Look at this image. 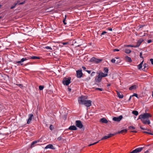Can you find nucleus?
<instances>
[{
	"label": "nucleus",
	"instance_id": "nucleus-52",
	"mask_svg": "<svg viewBox=\"0 0 153 153\" xmlns=\"http://www.w3.org/2000/svg\"><path fill=\"white\" fill-rule=\"evenodd\" d=\"M68 44V42H63L62 43V44L63 45H66Z\"/></svg>",
	"mask_w": 153,
	"mask_h": 153
},
{
	"label": "nucleus",
	"instance_id": "nucleus-33",
	"mask_svg": "<svg viewBox=\"0 0 153 153\" xmlns=\"http://www.w3.org/2000/svg\"><path fill=\"white\" fill-rule=\"evenodd\" d=\"M17 4V3H14V5L13 6H11L10 7V9H13V8H14L15 7V6Z\"/></svg>",
	"mask_w": 153,
	"mask_h": 153
},
{
	"label": "nucleus",
	"instance_id": "nucleus-51",
	"mask_svg": "<svg viewBox=\"0 0 153 153\" xmlns=\"http://www.w3.org/2000/svg\"><path fill=\"white\" fill-rule=\"evenodd\" d=\"M62 139V137H59L57 138V140L59 141L61 140Z\"/></svg>",
	"mask_w": 153,
	"mask_h": 153
},
{
	"label": "nucleus",
	"instance_id": "nucleus-36",
	"mask_svg": "<svg viewBox=\"0 0 153 153\" xmlns=\"http://www.w3.org/2000/svg\"><path fill=\"white\" fill-rule=\"evenodd\" d=\"M27 59L26 58H23L21 59V61L22 62H24V61L27 60Z\"/></svg>",
	"mask_w": 153,
	"mask_h": 153
},
{
	"label": "nucleus",
	"instance_id": "nucleus-18",
	"mask_svg": "<svg viewBox=\"0 0 153 153\" xmlns=\"http://www.w3.org/2000/svg\"><path fill=\"white\" fill-rule=\"evenodd\" d=\"M125 60L128 62H131L132 61L131 58L128 56H126L125 57Z\"/></svg>",
	"mask_w": 153,
	"mask_h": 153
},
{
	"label": "nucleus",
	"instance_id": "nucleus-59",
	"mask_svg": "<svg viewBox=\"0 0 153 153\" xmlns=\"http://www.w3.org/2000/svg\"><path fill=\"white\" fill-rule=\"evenodd\" d=\"M95 72H94V71H93V72L91 73V76H93V74H95Z\"/></svg>",
	"mask_w": 153,
	"mask_h": 153
},
{
	"label": "nucleus",
	"instance_id": "nucleus-6",
	"mask_svg": "<svg viewBox=\"0 0 153 153\" xmlns=\"http://www.w3.org/2000/svg\"><path fill=\"white\" fill-rule=\"evenodd\" d=\"M76 126L80 128H83L84 127L83 125L82 122L79 120H77L76 121Z\"/></svg>",
	"mask_w": 153,
	"mask_h": 153
},
{
	"label": "nucleus",
	"instance_id": "nucleus-4",
	"mask_svg": "<svg viewBox=\"0 0 153 153\" xmlns=\"http://www.w3.org/2000/svg\"><path fill=\"white\" fill-rule=\"evenodd\" d=\"M71 78L70 77L68 78L64 77L62 81L63 84L65 85H68L71 83Z\"/></svg>",
	"mask_w": 153,
	"mask_h": 153
},
{
	"label": "nucleus",
	"instance_id": "nucleus-29",
	"mask_svg": "<svg viewBox=\"0 0 153 153\" xmlns=\"http://www.w3.org/2000/svg\"><path fill=\"white\" fill-rule=\"evenodd\" d=\"M66 17H67L66 15H65V18L63 19V22L64 25H66L67 24L66 22H65L66 19Z\"/></svg>",
	"mask_w": 153,
	"mask_h": 153
},
{
	"label": "nucleus",
	"instance_id": "nucleus-12",
	"mask_svg": "<svg viewBox=\"0 0 153 153\" xmlns=\"http://www.w3.org/2000/svg\"><path fill=\"white\" fill-rule=\"evenodd\" d=\"M77 128L76 126L73 125L70 126L68 129H67L65 130V131H66L69 130H77Z\"/></svg>",
	"mask_w": 153,
	"mask_h": 153
},
{
	"label": "nucleus",
	"instance_id": "nucleus-55",
	"mask_svg": "<svg viewBox=\"0 0 153 153\" xmlns=\"http://www.w3.org/2000/svg\"><path fill=\"white\" fill-rule=\"evenodd\" d=\"M131 132H133V133H136L137 132V131H130Z\"/></svg>",
	"mask_w": 153,
	"mask_h": 153
},
{
	"label": "nucleus",
	"instance_id": "nucleus-19",
	"mask_svg": "<svg viewBox=\"0 0 153 153\" xmlns=\"http://www.w3.org/2000/svg\"><path fill=\"white\" fill-rule=\"evenodd\" d=\"M137 87V86L136 85H132L130 87L129 90L131 91H132L133 89H135Z\"/></svg>",
	"mask_w": 153,
	"mask_h": 153
},
{
	"label": "nucleus",
	"instance_id": "nucleus-25",
	"mask_svg": "<svg viewBox=\"0 0 153 153\" xmlns=\"http://www.w3.org/2000/svg\"><path fill=\"white\" fill-rule=\"evenodd\" d=\"M117 133H114V134H108V136L109 138L117 134Z\"/></svg>",
	"mask_w": 153,
	"mask_h": 153
},
{
	"label": "nucleus",
	"instance_id": "nucleus-31",
	"mask_svg": "<svg viewBox=\"0 0 153 153\" xmlns=\"http://www.w3.org/2000/svg\"><path fill=\"white\" fill-rule=\"evenodd\" d=\"M132 96L137 97L138 99L140 97H141L140 96H139V97H138V94L136 93H134Z\"/></svg>",
	"mask_w": 153,
	"mask_h": 153
},
{
	"label": "nucleus",
	"instance_id": "nucleus-49",
	"mask_svg": "<svg viewBox=\"0 0 153 153\" xmlns=\"http://www.w3.org/2000/svg\"><path fill=\"white\" fill-rule=\"evenodd\" d=\"M152 41L151 39H149L147 41V42L148 43H149L152 42Z\"/></svg>",
	"mask_w": 153,
	"mask_h": 153
},
{
	"label": "nucleus",
	"instance_id": "nucleus-44",
	"mask_svg": "<svg viewBox=\"0 0 153 153\" xmlns=\"http://www.w3.org/2000/svg\"><path fill=\"white\" fill-rule=\"evenodd\" d=\"M25 2V0L23 2H21V3H20L19 4V5H22V4H24Z\"/></svg>",
	"mask_w": 153,
	"mask_h": 153
},
{
	"label": "nucleus",
	"instance_id": "nucleus-14",
	"mask_svg": "<svg viewBox=\"0 0 153 153\" xmlns=\"http://www.w3.org/2000/svg\"><path fill=\"white\" fill-rule=\"evenodd\" d=\"M100 122L102 123H107L108 120L105 118H103L100 119Z\"/></svg>",
	"mask_w": 153,
	"mask_h": 153
},
{
	"label": "nucleus",
	"instance_id": "nucleus-27",
	"mask_svg": "<svg viewBox=\"0 0 153 153\" xmlns=\"http://www.w3.org/2000/svg\"><path fill=\"white\" fill-rule=\"evenodd\" d=\"M104 71L105 73H106L107 74L108 73V68H104Z\"/></svg>",
	"mask_w": 153,
	"mask_h": 153
},
{
	"label": "nucleus",
	"instance_id": "nucleus-61",
	"mask_svg": "<svg viewBox=\"0 0 153 153\" xmlns=\"http://www.w3.org/2000/svg\"><path fill=\"white\" fill-rule=\"evenodd\" d=\"M32 67V66L31 65H30V66H28L27 67V68H28L30 69V68H31Z\"/></svg>",
	"mask_w": 153,
	"mask_h": 153
},
{
	"label": "nucleus",
	"instance_id": "nucleus-30",
	"mask_svg": "<svg viewBox=\"0 0 153 153\" xmlns=\"http://www.w3.org/2000/svg\"><path fill=\"white\" fill-rule=\"evenodd\" d=\"M44 86L43 85H39V89L40 90H42L44 88Z\"/></svg>",
	"mask_w": 153,
	"mask_h": 153
},
{
	"label": "nucleus",
	"instance_id": "nucleus-45",
	"mask_svg": "<svg viewBox=\"0 0 153 153\" xmlns=\"http://www.w3.org/2000/svg\"><path fill=\"white\" fill-rule=\"evenodd\" d=\"M107 32L105 31H103L102 33H101V36H102V35H103L105 33H106Z\"/></svg>",
	"mask_w": 153,
	"mask_h": 153
},
{
	"label": "nucleus",
	"instance_id": "nucleus-10",
	"mask_svg": "<svg viewBox=\"0 0 153 153\" xmlns=\"http://www.w3.org/2000/svg\"><path fill=\"white\" fill-rule=\"evenodd\" d=\"M39 141L40 140H35L34 141H33L31 144L30 148H32L36 146L39 145L40 144L39 143H37L39 142Z\"/></svg>",
	"mask_w": 153,
	"mask_h": 153
},
{
	"label": "nucleus",
	"instance_id": "nucleus-42",
	"mask_svg": "<svg viewBox=\"0 0 153 153\" xmlns=\"http://www.w3.org/2000/svg\"><path fill=\"white\" fill-rule=\"evenodd\" d=\"M121 60L120 59H119L118 60L116 61V64L120 63L121 62Z\"/></svg>",
	"mask_w": 153,
	"mask_h": 153
},
{
	"label": "nucleus",
	"instance_id": "nucleus-20",
	"mask_svg": "<svg viewBox=\"0 0 153 153\" xmlns=\"http://www.w3.org/2000/svg\"><path fill=\"white\" fill-rule=\"evenodd\" d=\"M144 62V60H143V61L139 65H137L138 68L139 70L142 69V65L143 64V62Z\"/></svg>",
	"mask_w": 153,
	"mask_h": 153
},
{
	"label": "nucleus",
	"instance_id": "nucleus-48",
	"mask_svg": "<svg viewBox=\"0 0 153 153\" xmlns=\"http://www.w3.org/2000/svg\"><path fill=\"white\" fill-rule=\"evenodd\" d=\"M145 26V25H139L138 26V27H139V29L140 28H141L142 27H143L144 26Z\"/></svg>",
	"mask_w": 153,
	"mask_h": 153
},
{
	"label": "nucleus",
	"instance_id": "nucleus-11",
	"mask_svg": "<svg viewBox=\"0 0 153 153\" xmlns=\"http://www.w3.org/2000/svg\"><path fill=\"white\" fill-rule=\"evenodd\" d=\"M143 41V39H139L137 42V45H134V48H136L139 47Z\"/></svg>",
	"mask_w": 153,
	"mask_h": 153
},
{
	"label": "nucleus",
	"instance_id": "nucleus-28",
	"mask_svg": "<svg viewBox=\"0 0 153 153\" xmlns=\"http://www.w3.org/2000/svg\"><path fill=\"white\" fill-rule=\"evenodd\" d=\"M109 138L108 136H105L103 137L101 139L102 140H106Z\"/></svg>",
	"mask_w": 153,
	"mask_h": 153
},
{
	"label": "nucleus",
	"instance_id": "nucleus-26",
	"mask_svg": "<svg viewBox=\"0 0 153 153\" xmlns=\"http://www.w3.org/2000/svg\"><path fill=\"white\" fill-rule=\"evenodd\" d=\"M124 46L125 47H134V46L133 45H124Z\"/></svg>",
	"mask_w": 153,
	"mask_h": 153
},
{
	"label": "nucleus",
	"instance_id": "nucleus-60",
	"mask_svg": "<svg viewBox=\"0 0 153 153\" xmlns=\"http://www.w3.org/2000/svg\"><path fill=\"white\" fill-rule=\"evenodd\" d=\"M86 96L85 97H83V100H85V99H87V97H88L87 96Z\"/></svg>",
	"mask_w": 153,
	"mask_h": 153
},
{
	"label": "nucleus",
	"instance_id": "nucleus-47",
	"mask_svg": "<svg viewBox=\"0 0 153 153\" xmlns=\"http://www.w3.org/2000/svg\"><path fill=\"white\" fill-rule=\"evenodd\" d=\"M143 133H145V134H150V132H147V131H143Z\"/></svg>",
	"mask_w": 153,
	"mask_h": 153
},
{
	"label": "nucleus",
	"instance_id": "nucleus-54",
	"mask_svg": "<svg viewBox=\"0 0 153 153\" xmlns=\"http://www.w3.org/2000/svg\"><path fill=\"white\" fill-rule=\"evenodd\" d=\"M85 71L87 72L89 74H90L91 72V71L86 70H85Z\"/></svg>",
	"mask_w": 153,
	"mask_h": 153
},
{
	"label": "nucleus",
	"instance_id": "nucleus-40",
	"mask_svg": "<svg viewBox=\"0 0 153 153\" xmlns=\"http://www.w3.org/2000/svg\"><path fill=\"white\" fill-rule=\"evenodd\" d=\"M140 57L141 58L143 59V57L142 56V52H141L140 53Z\"/></svg>",
	"mask_w": 153,
	"mask_h": 153
},
{
	"label": "nucleus",
	"instance_id": "nucleus-38",
	"mask_svg": "<svg viewBox=\"0 0 153 153\" xmlns=\"http://www.w3.org/2000/svg\"><path fill=\"white\" fill-rule=\"evenodd\" d=\"M128 128H129V129H135V128L134 127V126H129L128 127Z\"/></svg>",
	"mask_w": 153,
	"mask_h": 153
},
{
	"label": "nucleus",
	"instance_id": "nucleus-23",
	"mask_svg": "<svg viewBox=\"0 0 153 153\" xmlns=\"http://www.w3.org/2000/svg\"><path fill=\"white\" fill-rule=\"evenodd\" d=\"M125 52L126 53L129 54L131 52V51L128 48H126L125 50Z\"/></svg>",
	"mask_w": 153,
	"mask_h": 153
},
{
	"label": "nucleus",
	"instance_id": "nucleus-21",
	"mask_svg": "<svg viewBox=\"0 0 153 153\" xmlns=\"http://www.w3.org/2000/svg\"><path fill=\"white\" fill-rule=\"evenodd\" d=\"M118 97L119 98H123V94H120L119 92L116 91Z\"/></svg>",
	"mask_w": 153,
	"mask_h": 153
},
{
	"label": "nucleus",
	"instance_id": "nucleus-2",
	"mask_svg": "<svg viewBox=\"0 0 153 153\" xmlns=\"http://www.w3.org/2000/svg\"><path fill=\"white\" fill-rule=\"evenodd\" d=\"M86 96L82 95L78 98V101L80 104L84 105L86 107H88L91 105V101L90 100H83V97H85Z\"/></svg>",
	"mask_w": 153,
	"mask_h": 153
},
{
	"label": "nucleus",
	"instance_id": "nucleus-8",
	"mask_svg": "<svg viewBox=\"0 0 153 153\" xmlns=\"http://www.w3.org/2000/svg\"><path fill=\"white\" fill-rule=\"evenodd\" d=\"M144 147L139 148H137L133 150L131 152H130L129 153H138L140 152L143 149Z\"/></svg>",
	"mask_w": 153,
	"mask_h": 153
},
{
	"label": "nucleus",
	"instance_id": "nucleus-64",
	"mask_svg": "<svg viewBox=\"0 0 153 153\" xmlns=\"http://www.w3.org/2000/svg\"><path fill=\"white\" fill-rule=\"evenodd\" d=\"M149 152V150H147L144 153H148Z\"/></svg>",
	"mask_w": 153,
	"mask_h": 153
},
{
	"label": "nucleus",
	"instance_id": "nucleus-56",
	"mask_svg": "<svg viewBox=\"0 0 153 153\" xmlns=\"http://www.w3.org/2000/svg\"><path fill=\"white\" fill-rule=\"evenodd\" d=\"M108 30H109L110 31H112V29L111 28V27H109L108 28Z\"/></svg>",
	"mask_w": 153,
	"mask_h": 153
},
{
	"label": "nucleus",
	"instance_id": "nucleus-43",
	"mask_svg": "<svg viewBox=\"0 0 153 153\" xmlns=\"http://www.w3.org/2000/svg\"><path fill=\"white\" fill-rule=\"evenodd\" d=\"M45 48L46 49H50L51 50H52V49L51 48V47H49V46L46 47H45Z\"/></svg>",
	"mask_w": 153,
	"mask_h": 153
},
{
	"label": "nucleus",
	"instance_id": "nucleus-17",
	"mask_svg": "<svg viewBox=\"0 0 153 153\" xmlns=\"http://www.w3.org/2000/svg\"><path fill=\"white\" fill-rule=\"evenodd\" d=\"M48 148L51 149H55V148L53 146L52 144H49L45 148V149H46Z\"/></svg>",
	"mask_w": 153,
	"mask_h": 153
},
{
	"label": "nucleus",
	"instance_id": "nucleus-13",
	"mask_svg": "<svg viewBox=\"0 0 153 153\" xmlns=\"http://www.w3.org/2000/svg\"><path fill=\"white\" fill-rule=\"evenodd\" d=\"M29 117L27 120V123L29 124L31 120H32L33 118V114H31L29 115Z\"/></svg>",
	"mask_w": 153,
	"mask_h": 153
},
{
	"label": "nucleus",
	"instance_id": "nucleus-1",
	"mask_svg": "<svg viewBox=\"0 0 153 153\" xmlns=\"http://www.w3.org/2000/svg\"><path fill=\"white\" fill-rule=\"evenodd\" d=\"M152 117V115L150 114L145 113L139 115L137 120L140 119L144 124L149 125L150 123V121L149 118Z\"/></svg>",
	"mask_w": 153,
	"mask_h": 153
},
{
	"label": "nucleus",
	"instance_id": "nucleus-39",
	"mask_svg": "<svg viewBox=\"0 0 153 153\" xmlns=\"http://www.w3.org/2000/svg\"><path fill=\"white\" fill-rule=\"evenodd\" d=\"M33 64L32 63V62H28L26 64H25L24 65L25 66H27V65H32Z\"/></svg>",
	"mask_w": 153,
	"mask_h": 153
},
{
	"label": "nucleus",
	"instance_id": "nucleus-22",
	"mask_svg": "<svg viewBox=\"0 0 153 153\" xmlns=\"http://www.w3.org/2000/svg\"><path fill=\"white\" fill-rule=\"evenodd\" d=\"M30 59H40V57L39 56H31L30 58H29Z\"/></svg>",
	"mask_w": 153,
	"mask_h": 153
},
{
	"label": "nucleus",
	"instance_id": "nucleus-35",
	"mask_svg": "<svg viewBox=\"0 0 153 153\" xmlns=\"http://www.w3.org/2000/svg\"><path fill=\"white\" fill-rule=\"evenodd\" d=\"M95 90H98L100 91H102L103 90V89L102 88H96L95 89Z\"/></svg>",
	"mask_w": 153,
	"mask_h": 153
},
{
	"label": "nucleus",
	"instance_id": "nucleus-34",
	"mask_svg": "<svg viewBox=\"0 0 153 153\" xmlns=\"http://www.w3.org/2000/svg\"><path fill=\"white\" fill-rule=\"evenodd\" d=\"M50 129L51 130H52L54 128V127L52 125H51L50 127H49Z\"/></svg>",
	"mask_w": 153,
	"mask_h": 153
},
{
	"label": "nucleus",
	"instance_id": "nucleus-58",
	"mask_svg": "<svg viewBox=\"0 0 153 153\" xmlns=\"http://www.w3.org/2000/svg\"><path fill=\"white\" fill-rule=\"evenodd\" d=\"M133 96L131 95V96L130 97H129V99H128V101H130V100H131V98L132 97H133Z\"/></svg>",
	"mask_w": 153,
	"mask_h": 153
},
{
	"label": "nucleus",
	"instance_id": "nucleus-57",
	"mask_svg": "<svg viewBox=\"0 0 153 153\" xmlns=\"http://www.w3.org/2000/svg\"><path fill=\"white\" fill-rule=\"evenodd\" d=\"M82 68H83V70H86V68L85 67V66H82Z\"/></svg>",
	"mask_w": 153,
	"mask_h": 153
},
{
	"label": "nucleus",
	"instance_id": "nucleus-46",
	"mask_svg": "<svg viewBox=\"0 0 153 153\" xmlns=\"http://www.w3.org/2000/svg\"><path fill=\"white\" fill-rule=\"evenodd\" d=\"M120 51V50L117 49H115L113 50V51L114 52L115 51Z\"/></svg>",
	"mask_w": 153,
	"mask_h": 153
},
{
	"label": "nucleus",
	"instance_id": "nucleus-41",
	"mask_svg": "<svg viewBox=\"0 0 153 153\" xmlns=\"http://www.w3.org/2000/svg\"><path fill=\"white\" fill-rule=\"evenodd\" d=\"M111 62L112 63H115L116 62V60L114 59H112L111 60Z\"/></svg>",
	"mask_w": 153,
	"mask_h": 153
},
{
	"label": "nucleus",
	"instance_id": "nucleus-62",
	"mask_svg": "<svg viewBox=\"0 0 153 153\" xmlns=\"http://www.w3.org/2000/svg\"><path fill=\"white\" fill-rule=\"evenodd\" d=\"M68 89L69 91L70 92L71 91V88H68Z\"/></svg>",
	"mask_w": 153,
	"mask_h": 153
},
{
	"label": "nucleus",
	"instance_id": "nucleus-9",
	"mask_svg": "<svg viewBox=\"0 0 153 153\" xmlns=\"http://www.w3.org/2000/svg\"><path fill=\"white\" fill-rule=\"evenodd\" d=\"M123 118L122 115H120L118 117H114L113 118V120L115 121L119 122Z\"/></svg>",
	"mask_w": 153,
	"mask_h": 153
},
{
	"label": "nucleus",
	"instance_id": "nucleus-3",
	"mask_svg": "<svg viewBox=\"0 0 153 153\" xmlns=\"http://www.w3.org/2000/svg\"><path fill=\"white\" fill-rule=\"evenodd\" d=\"M108 76V74H104L103 73L101 72L99 73V74L98 76L95 78V83L93 85H99V84L97 83H100L101 82L102 79V77H105Z\"/></svg>",
	"mask_w": 153,
	"mask_h": 153
},
{
	"label": "nucleus",
	"instance_id": "nucleus-50",
	"mask_svg": "<svg viewBox=\"0 0 153 153\" xmlns=\"http://www.w3.org/2000/svg\"><path fill=\"white\" fill-rule=\"evenodd\" d=\"M150 61H151V64L153 65V59H150Z\"/></svg>",
	"mask_w": 153,
	"mask_h": 153
},
{
	"label": "nucleus",
	"instance_id": "nucleus-16",
	"mask_svg": "<svg viewBox=\"0 0 153 153\" xmlns=\"http://www.w3.org/2000/svg\"><path fill=\"white\" fill-rule=\"evenodd\" d=\"M127 131V129H124L122 130H121V131H118V132H116L117 134H123L124 133H126Z\"/></svg>",
	"mask_w": 153,
	"mask_h": 153
},
{
	"label": "nucleus",
	"instance_id": "nucleus-5",
	"mask_svg": "<svg viewBox=\"0 0 153 153\" xmlns=\"http://www.w3.org/2000/svg\"><path fill=\"white\" fill-rule=\"evenodd\" d=\"M102 61V59H98L95 57H93L91 59L90 61L91 62L96 63H98L101 62Z\"/></svg>",
	"mask_w": 153,
	"mask_h": 153
},
{
	"label": "nucleus",
	"instance_id": "nucleus-24",
	"mask_svg": "<svg viewBox=\"0 0 153 153\" xmlns=\"http://www.w3.org/2000/svg\"><path fill=\"white\" fill-rule=\"evenodd\" d=\"M132 113L135 116H137L138 114V111L136 110L133 111Z\"/></svg>",
	"mask_w": 153,
	"mask_h": 153
},
{
	"label": "nucleus",
	"instance_id": "nucleus-32",
	"mask_svg": "<svg viewBox=\"0 0 153 153\" xmlns=\"http://www.w3.org/2000/svg\"><path fill=\"white\" fill-rule=\"evenodd\" d=\"M100 141V140H99V141H98L97 142H96L94 143L90 144L88 145V146H91L92 145H95V144H96L97 143H98Z\"/></svg>",
	"mask_w": 153,
	"mask_h": 153
},
{
	"label": "nucleus",
	"instance_id": "nucleus-15",
	"mask_svg": "<svg viewBox=\"0 0 153 153\" xmlns=\"http://www.w3.org/2000/svg\"><path fill=\"white\" fill-rule=\"evenodd\" d=\"M143 66L144 68L142 69V70L145 72H147V70L148 69V68L147 67H148V65L146 63H145L143 64Z\"/></svg>",
	"mask_w": 153,
	"mask_h": 153
},
{
	"label": "nucleus",
	"instance_id": "nucleus-7",
	"mask_svg": "<svg viewBox=\"0 0 153 153\" xmlns=\"http://www.w3.org/2000/svg\"><path fill=\"white\" fill-rule=\"evenodd\" d=\"M76 77L78 78H81L82 77L83 74L82 72V70L81 69H79L76 71Z\"/></svg>",
	"mask_w": 153,
	"mask_h": 153
},
{
	"label": "nucleus",
	"instance_id": "nucleus-53",
	"mask_svg": "<svg viewBox=\"0 0 153 153\" xmlns=\"http://www.w3.org/2000/svg\"><path fill=\"white\" fill-rule=\"evenodd\" d=\"M140 128L141 129L143 130H146L147 129H146V128H143L142 127V126H140Z\"/></svg>",
	"mask_w": 153,
	"mask_h": 153
},
{
	"label": "nucleus",
	"instance_id": "nucleus-63",
	"mask_svg": "<svg viewBox=\"0 0 153 153\" xmlns=\"http://www.w3.org/2000/svg\"><path fill=\"white\" fill-rule=\"evenodd\" d=\"M20 0H18L17 1V3H17V4H19L20 3Z\"/></svg>",
	"mask_w": 153,
	"mask_h": 153
},
{
	"label": "nucleus",
	"instance_id": "nucleus-37",
	"mask_svg": "<svg viewBox=\"0 0 153 153\" xmlns=\"http://www.w3.org/2000/svg\"><path fill=\"white\" fill-rule=\"evenodd\" d=\"M16 63H20L21 65H23V64L22 63V62L21 61V60L20 61H16Z\"/></svg>",
	"mask_w": 153,
	"mask_h": 153
}]
</instances>
